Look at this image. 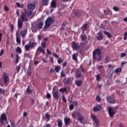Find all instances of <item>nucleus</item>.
<instances>
[{
    "instance_id": "2f4dec72",
    "label": "nucleus",
    "mask_w": 127,
    "mask_h": 127,
    "mask_svg": "<svg viewBox=\"0 0 127 127\" xmlns=\"http://www.w3.org/2000/svg\"><path fill=\"white\" fill-rule=\"evenodd\" d=\"M87 27H88V23H85L82 26L81 29L84 31V30L87 29Z\"/></svg>"
},
{
    "instance_id": "0eeeda50",
    "label": "nucleus",
    "mask_w": 127,
    "mask_h": 127,
    "mask_svg": "<svg viewBox=\"0 0 127 127\" xmlns=\"http://www.w3.org/2000/svg\"><path fill=\"white\" fill-rule=\"evenodd\" d=\"M3 121L4 122H6L7 121V118L6 117V114H5V113L2 114L0 118V123L1 125H4L5 124Z\"/></svg>"
},
{
    "instance_id": "4be33fe9",
    "label": "nucleus",
    "mask_w": 127,
    "mask_h": 127,
    "mask_svg": "<svg viewBox=\"0 0 127 127\" xmlns=\"http://www.w3.org/2000/svg\"><path fill=\"white\" fill-rule=\"evenodd\" d=\"M48 3H49V0H42V4L44 6L48 5Z\"/></svg>"
},
{
    "instance_id": "09e8293b",
    "label": "nucleus",
    "mask_w": 127,
    "mask_h": 127,
    "mask_svg": "<svg viewBox=\"0 0 127 127\" xmlns=\"http://www.w3.org/2000/svg\"><path fill=\"white\" fill-rule=\"evenodd\" d=\"M10 27L11 28V32H13V30L14 29V26L13 25V24L10 25Z\"/></svg>"
},
{
    "instance_id": "9d476101",
    "label": "nucleus",
    "mask_w": 127,
    "mask_h": 127,
    "mask_svg": "<svg viewBox=\"0 0 127 127\" xmlns=\"http://www.w3.org/2000/svg\"><path fill=\"white\" fill-rule=\"evenodd\" d=\"M107 103H108L109 104H116V101H115V100H114V99L112 98V96H107Z\"/></svg>"
},
{
    "instance_id": "bb28decb",
    "label": "nucleus",
    "mask_w": 127,
    "mask_h": 127,
    "mask_svg": "<svg viewBox=\"0 0 127 127\" xmlns=\"http://www.w3.org/2000/svg\"><path fill=\"white\" fill-rule=\"evenodd\" d=\"M72 56L73 60H74V61H78V60L77 59V56H78V53H76V54L74 53L73 54H72Z\"/></svg>"
},
{
    "instance_id": "4d7b16f0",
    "label": "nucleus",
    "mask_w": 127,
    "mask_h": 127,
    "mask_svg": "<svg viewBox=\"0 0 127 127\" xmlns=\"http://www.w3.org/2000/svg\"><path fill=\"white\" fill-rule=\"evenodd\" d=\"M62 100H63V101L64 102H65V103H67V100H66L65 99V96H64V95H63L62 96Z\"/></svg>"
},
{
    "instance_id": "603ef678",
    "label": "nucleus",
    "mask_w": 127,
    "mask_h": 127,
    "mask_svg": "<svg viewBox=\"0 0 127 127\" xmlns=\"http://www.w3.org/2000/svg\"><path fill=\"white\" fill-rule=\"evenodd\" d=\"M4 93H5V90H4V89H1L0 87V94H4Z\"/></svg>"
},
{
    "instance_id": "f8f14e48",
    "label": "nucleus",
    "mask_w": 127,
    "mask_h": 127,
    "mask_svg": "<svg viewBox=\"0 0 127 127\" xmlns=\"http://www.w3.org/2000/svg\"><path fill=\"white\" fill-rule=\"evenodd\" d=\"M50 8H56L57 7V1L56 0H52L50 3Z\"/></svg>"
},
{
    "instance_id": "e2e57ef3",
    "label": "nucleus",
    "mask_w": 127,
    "mask_h": 127,
    "mask_svg": "<svg viewBox=\"0 0 127 127\" xmlns=\"http://www.w3.org/2000/svg\"><path fill=\"white\" fill-rule=\"evenodd\" d=\"M51 98V95L49 93L47 94V99H50Z\"/></svg>"
},
{
    "instance_id": "58836bf2",
    "label": "nucleus",
    "mask_w": 127,
    "mask_h": 127,
    "mask_svg": "<svg viewBox=\"0 0 127 127\" xmlns=\"http://www.w3.org/2000/svg\"><path fill=\"white\" fill-rule=\"evenodd\" d=\"M26 92L28 93V94H31L32 93V90L30 89V86H28L27 89H26Z\"/></svg>"
},
{
    "instance_id": "c85d7f7f",
    "label": "nucleus",
    "mask_w": 127,
    "mask_h": 127,
    "mask_svg": "<svg viewBox=\"0 0 127 127\" xmlns=\"http://www.w3.org/2000/svg\"><path fill=\"white\" fill-rule=\"evenodd\" d=\"M16 52L17 53H18V54H21L22 51H21V49L20 48V47H17L16 48Z\"/></svg>"
},
{
    "instance_id": "ea45409f",
    "label": "nucleus",
    "mask_w": 127,
    "mask_h": 127,
    "mask_svg": "<svg viewBox=\"0 0 127 127\" xmlns=\"http://www.w3.org/2000/svg\"><path fill=\"white\" fill-rule=\"evenodd\" d=\"M121 72H122V68L121 67H118L115 70L116 73H121Z\"/></svg>"
},
{
    "instance_id": "72a5a7b5",
    "label": "nucleus",
    "mask_w": 127,
    "mask_h": 127,
    "mask_svg": "<svg viewBox=\"0 0 127 127\" xmlns=\"http://www.w3.org/2000/svg\"><path fill=\"white\" fill-rule=\"evenodd\" d=\"M59 91L61 93H65L67 92V88L66 87H64V88H61L59 89Z\"/></svg>"
},
{
    "instance_id": "6e6552de",
    "label": "nucleus",
    "mask_w": 127,
    "mask_h": 127,
    "mask_svg": "<svg viewBox=\"0 0 127 127\" xmlns=\"http://www.w3.org/2000/svg\"><path fill=\"white\" fill-rule=\"evenodd\" d=\"M71 44V47L73 50H79L80 49V45L78 43L73 41Z\"/></svg>"
},
{
    "instance_id": "7ed1b4c3",
    "label": "nucleus",
    "mask_w": 127,
    "mask_h": 127,
    "mask_svg": "<svg viewBox=\"0 0 127 127\" xmlns=\"http://www.w3.org/2000/svg\"><path fill=\"white\" fill-rule=\"evenodd\" d=\"M101 50L100 49H97L94 50L93 52V58L95 60H98L100 61L101 60Z\"/></svg>"
},
{
    "instance_id": "680f3d73",
    "label": "nucleus",
    "mask_w": 127,
    "mask_h": 127,
    "mask_svg": "<svg viewBox=\"0 0 127 127\" xmlns=\"http://www.w3.org/2000/svg\"><path fill=\"white\" fill-rule=\"evenodd\" d=\"M52 55L54 56V57H55L56 58H59V57H58V55H57V54L55 53H53Z\"/></svg>"
},
{
    "instance_id": "dca6fc26",
    "label": "nucleus",
    "mask_w": 127,
    "mask_h": 127,
    "mask_svg": "<svg viewBox=\"0 0 127 127\" xmlns=\"http://www.w3.org/2000/svg\"><path fill=\"white\" fill-rule=\"evenodd\" d=\"M91 118L92 119L93 121H94L96 125L98 126V125H99V120H98L96 116H95L93 114H92L91 116Z\"/></svg>"
},
{
    "instance_id": "423d86ee",
    "label": "nucleus",
    "mask_w": 127,
    "mask_h": 127,
    "mask_svg": "<svg viewBox=\"0 0 127 127\" xmlns=\"http://www.w3.org/2000/svg\"><path fill=\"white\" fill-rule=\"evenodd\" d=\"M3 78L4 84L6 85H8L9 84V77L7 75L6 72L3 73Z\"/></svg>"
},
{
    "instance_id": "1a4fd4ad",
    "label": "nucleus",
    "mask_w": 127,
    "mask_h": 127,
    "mask_svg": "<svg viewBox=\"0 0 127 127\" xmlns=\"http://www.w3.org/2000/svg\"><path fill=\"white\" fill-rule=\"evenodd\" d=\"M108 113L110 117L111 118H113L115 114H116L117 112L115 111V110H114V109L112 108L109 107L108 108Z\"/></svg>"
},
{
    "instance_id": "f704fd0d",
    "label": "nucleus",
    "mask_w": 127,
    "mask_h": 127,
    "mask_svg": "<svg viewBox=\"0 0 127 127\" xmlns=\"http://www.w3.org/2000/svg\"><path fill=\"white\" fill-rule=\"evenodd\" d=\"M45 117L47 119V120H46L47 122H49V121H50V115H49V114L46 113Z\"/></svg>"
},
{
    "instance_id": "f257e3e1",
    "label": "nucleus",
    "mask_w": 127,
    "mask_h": 127,
    "mask_svg": "<svg viewBox=\"0 0 127 127\" xmlns=\"http://www.w3.org/2000/svg\"><path fill=\"white\" fill-rule=\"evenodd\" d=\"M71 116L74 120H77L78 122H80L81 124L83 125L84 123H83V121L85 120V118L83 116L81 115V113L79 112H73L71 114Z\"/></svg>"
},
{
    "instance_id": "cd10ccee",
    "label": "nucleus",
    "mask_w": 127,
    "mask_h": 127,
    "mask_svg": "<svg viewBox=\"0 0 127 127\" xmlns=\"http://www.w3.org/2000/svg\"><path fill=\"white\" fill-rule=\"evenodd\" d=\"M64 84H69L70 83V79L69 78H64L63 80Z\"/></svg>"
},
{
    "instance_id": "a18cd8bd",
    "label": "nucleus",
    "mask_w": 127,
    "mask_h": 127,
    "mask_svg": "<svg viewBox=\"0 0 127 127\" xmlns=\"http://www.w3.org/2000/svg\"><path fill=\"white\" fill-rule=\"evenodd\" d=\"M96 80L98 82H100V81H101V76L100 75L98 74L96 75Z\"/></svg>"
},
{
    "instance_id": "6ab92c4d",
    "label": "nucleus",
    "mask_w": 127,
    "mask_h": 127,
    "mask_svg": "<svg viewBox=\"0 0 127 127\" xmlns=\"http://www.w3.org/2000/svg\"><path fill=\"white\" fill-rule=\"evenodd\" d=\"M53 97L56 99V100H58L59 99V96H58V91H53Z\"/></svg>"
},
{
    "instance_id": "bf43d9fd",
    "label": "nucleus",
    "mask_w": 127,
    "mask_h": 127,
    "mask_svg": "<svg viewBox=\"0 0 127 127\" xmlns=\"http://www.w3.org/2000/svg\"><path fill=\"white\" fill-rule=\"evenodd\" d=\"M46 51L47 52L48 55H51V52H50V51H49L48 49H47Z\"/></svg>"
},
{
    "instance_id": "a211bd4d",
    "label": "nucleus",
    "mask_w": 127,
    "mask_h": 127,
    "mask_svg": "<svg viewBox=\"0 0 127 127\" xmlns=\"http://www.w3.org/2000/svg\"><path fill=\"white\" fill-rule=\"evenodd\" d=\"M64 122L65 126H68V124H70L71 123V120L70 118L66 117L64 119Z\"/></svg>"
},
{
    "instance_id": "a878e982",
    "label": "nucleus",
    "mask_w": 127,
    "mask_h": 127,
    "mask_svg": "<svg viewBox=\"0 0 127 127\" xmlns=\"http://www.w3.org/2000/svg\"><path fill=\"white\" fill-rule=\"evenodd\" d=\"M103 33H104V34H105V35H107V36H108V38H112V34H111V33H110V32H107L106 31H104Z\"/></svg>"
},
{
    "instance_id": "c9c22d12",
    "label": "nucleus",
    "mask_w": 127,
    "mask_h": 127,
    "mask_svg": "<svg viewBox=\"0 0 127 127\" xmlns=\"http://www.w3.org/2000/svg\"><path fill=\"white\" fill-rule=\"evenodd\" d=\"M60 69H61V68L59 66H55V71L57 73H58V72H59V71H60Z\"/></svg>"
},
{
    "instance_id": "c756f323",
    "label": "nucleus",
    "mask_w": 127,
    "mask_h": 127,
    "mask_svg": "<svg viewBox=\"0 0 127 127\" xmlns=\"http://www.w3.org/2000/svg\"><path fill=\"white\" fill-rule=\"evenodd\" d=\"M16 41L17 43H20V42H21V40H20V38H19V34H16Z\"/></svg>"
},
{
    "instance_id": "20e7f679",
    "label": "nucleus",
    "mask_w": 127,
    "mask_h": 127,
    "mask_svg": "<svg viewBox=\"0 0 127 127\" xmlns=\"http://www.w3.org/2000/svg\"><path fill=\"white\" fill-rule=\"evenodd\" d=\"M37 46V43L35 42H29L28 44L24 46V48L26 51H29L30 49H34V47Z\"/></svg>"
},
{
    "instance_id": "412c9836",
    "label": "nucleus",
    "mask_w": 127,
    "mask_h": 127,
    "mask_svg": "<svg viewBox=\"0 0 127 127\" xmlns=\"http://www.w3.org/2000/svg\"><path fill=\"white\" fill-rule=\"evenodd\" d=\"M75 77L76 78H81L82 77V74L80 72V70H77L75 71Z\"/></svg>"
},
{
    "instance_id": "79ce46f5",
    "label": "nucleus",
    "mask_w": 127,
    "mask_h": 127,
    "mask_svg": "<svg viewBox=\"0 0 127 127\" xmlns=\"http://www.w3.org/2000/svg\"><path fill=\"white\" fill-rule=\"evenodd\" d=\"M127 56V54L126 53H122L120 54L121 58H124V57H126Z\"/></svg>"
},
{
    "instance_id": "8fccbe9b",
    "label": "nucleus",
    "mask_w": 127,
    "mask_h": 127,
    "mask_svg": "<svg viewBox=\"0 0 127 127\" xmlns=\"http://www.w3.org/2000/svg\"><path fill=\"white\" fill-rule=\"evenodd\" d=\"M41 46L43 48H45V47H46V42H42Z\"/></svg>"
},
{
    "instance_id": "c03bdc74",
    "label": "nucleus",
    "mask_w": 127,
    "mask_h": 127,
    "mask_svg": "<svg viewBox=\"0 0 127 127\" xmlns=\"http://www.w3.org/2000/svg\"><path fill=\"white\" fill-rule=\"evenodd\" d=\"M96 100L97 102L100 103V102H101V97H100L99 95H97L96 97Z\"/></svg>"
},
{
    "instance_id": "aec40b11",
    "label": "nucleus",
    "mask_w": 127,
    "mask_h": 127,
    "mask_svg": "<svg viewBox=\"0 0 127 127\" xmlns=\"http://www.w3.org/2000/svg\"><path fill=\"white\" fill-rule=\"evenodd\" d=\"M20 34L22 37H25V36L27 34V29H25L24 30L21 31Z\"/></svg>"
},
{
    "instance_id": "5fc2aeb1",
    "label": "nucleus",
    "mask_w": 127,
    "mask_h": 127,
    "mask_svg": "<svg viewBox=\"0 0 127 127\" xmlns=\"http://www.w3.org/2000/svg\"><path fill=\"white\" fill-rule=\"evenodd\" d=\"M124 40H127V32H125L124 33Z\"/></svg>"
},
{
    "instance_id": "338daca9",
    "label": "nucleus",
    "mask_w": 127,
    "mask_h": 127,
    "mask_svg": "<svg viewBox=\"0 0 127 127\" xmlns=\"http://www.w3.org/2000/svg\"><path fill=\"white\" fill-rule=\"evenodd\" d=\"M10 123H11V127H14V126H15L14 122H10Z\"/></svg>"
},
{
    "instance_id": "393cba45",
    "label": "nucleus",
    "mask_w": 127,
    "mask_h": 127,
    "mask_svg": "<svg viewBox=\"0 0 127 127\" xmlns=\"http://www.w3.org/2000/svg\"><path fill=\"white\" fill-rule=\"evenodd\" d=\"M75 85L77 86L78 87H80L81 85H82V83H83V81L81 80H76L75 81Z\"/></svg>"
},
{
    "instance_id": "6e6d98bb",
    "label": "nucleus",
    "mask_w": 127,
    "mask_h": 127,
    "mask_svg": "<svg viewBox=\"0 0 127 127\" xmlns=\"http://www.w3.org/2000/svg\"><path fill=\"white\" fill-rule=\"evenodd\" d=\"M63 61L62 60V58H59L58 60V63L59 64H61V63H62V62Z\"/></svg>"
},
{
    "instance_id": "2eb2a0df",
    "label": "nucleus",
    "mask_w": 127,
    "mask_h": 127,
    "mask_svg": "<svg viewBox=\"0 0 127 127\" xmlns=\"http://www.w3.org/2000/svg\"><path fill=\"white\" fill-rule=\"evenodd\" d=\"M102 109V105H97L96 107H94L93 108V111L97 112H99L100 110Z\"/></svg>"
},
{
    "instance_id": "774afa93",
    "label": "nucleus",
    "mask_w": 127,
    "mask_h": 127,
    "mask_svg": "<svg viewBox=\"0 0 127 127\" xmlns=\"http://www.w3.org/2000/svg\"><path fill=\"white\" fill-rule=\"evenodd\" d=\"M44 127H51V125L49 124H47L45 126H44Z\"/></svg>"
},
{
    "instance_id": "9b49d317",
    "label": "nucleus",
    "mask_w": 127,
    "mask_h": 127,
    "mask_svg": "<svg viewBox=\"0 0 127 127\" xmlns=\"http://www.w3.org/2000/svg\"><path fill=\"white\" fill-rule=\"evenodd\" d=\"M96 39L99 41H101V40H103V39H104V36H103V33H102V32H99L97 33Z\"/></svg>"
},
{
    "instance_id": "7c9ffc66",
    "label": "nucleus",
    "mask_w": 127,
    "mask_h": 127,
    "mask_svg": "<svg viewBox=\"0 0 127 127\" xmlns=\"http://www.w3.org/2000/svg\"><path fill=\"white\" fill-rule=\"evenodd\" d=\"M18 62H19V56L18 55V54H16L15 63H16V64H17Z\"/></svg>"
},
{
    "instance_id": "ddd939ff",
    "label": "nucleus",
    "mask_w": 127,
    "mask_h": 127,
    "mask_svg": "<svg viewBox=\"0 0 127 127\" xmlns=\"http://www.w3.org/2000/svg\"><path fill=\"white\" fill-rule=\"evenodd\" d=\"M35 7H36V6L34 4L30 3V4H28L27 5V8L28 10H30L31 11V10H33L35 9Z\"/></svg>"
},
{
    "instance_id": "052dcab7",
    "label": "nucleus",
    "mask_w": 127,
    "mask_h": 127,
    "mask_svg": "<svg viewBox=\"0 0 127 127\" xmlns=\"http://www.w3.org/2000/svg\"><path fill=\"white\" fill-rule=\"evenodd\" d=\"M67 66V62L65 61L63 64V67H66Z\"/></svg>"
},
{
    "instance_id": "5701e85b",
    "label": "nucleus",
    "mask_w": 127,
    "mask_h": 127,
    "mask_svg": "<svg viewBox=\"0 0 127 127\" xmlns=\"http://www.w3.org/2000/svg\"><path fill=\"white\" fill-rule=\"evenodd\" d=\"M37 51L40 52V53H42L43 54V55H45V50H44V49H42V48H41V47H39V48H38L37 49Z\"/></svg>"
},
{
    "instance_id": "de8ad7c7",
    "label": "nucleus",
    "mask_w": 127,
    "mask_h": 127,
    "mask_svg": "<svg viewBox=\"0 0 127 127\" xmlns=\"http://www.w3.org/2000/svg\"><path fill=\"white\" fill-rule=\"evenodd\" d=\"M69 109L70 111H72V110H74V105L73 104H70L69 106Z\"/></svg>"
},
{
    "instance_id": "4c0bfd02",
    "label": "nucleus",
    "mask_w": 127,
    "mask_h": 127,
    "mask_svg": "<svg viewBox=\"0 0 127 127\" xmlns=\"http://www.w3.org/2000/svg\"><path fill=\"white\" fill-rule=\"evenodd\" d=\"M57 122H58V126L59 127H62V126H63V125H62V120H58L57 121Z\"/></svg>"
},
{
    "instance_id": "37998d69",
    "label": "nucleus",
    "mask_w": 127,
    "mask_h": 127,
    "mask_svg": "<svg viewBox=\"0 0 127 127\" xmlns=\"http://www.w3.org/2000/svg\"><path fill=\"white\" fill-rule=\"evenodd\" d=\"M24 57L26 58H30V54L24 53Z\"/></svg>"
},
{
    "instance_id": "864d4df0",
    "label": "nucleus",
    "mask_w": 127,
    "mask_h": 127,
    "mask_svg": "<svg viewBox=\"0 0 127 127\" xmlns=\"http://www.w3.org/2000/svg\"><path fill=\"white\" fill-rule=\"evenodd\" d=\"M16 69L17 70V73H19V71H20V66L18 65L16 66Z\"/></svg>"
},
{
    "instance_id": "a19ab883",
    "label": "nucleus",
    "mask_w": 127,
    "mask_h": 127,
    "mask_svg": "<svg viewBox=\"0 0 127 127\" xmlns=\"http://www.w3.org/2000/svg\"><path fill=\"white\" fill-rule=\"evenodd\" d=\"M3 8H4V11H5V12H7V11H9V8L6 5H4L3 6Z\"/></svg>"
},
{
    "instance_id": "3c124183",
    "label": "nucleus",
    "mask_w": 127,
    "mask_h": 127,
    "mask_svg": "<svg viewBox=\"0 0 127 127\" xmlns=\"http://www.w3.org/2000/svg\"><path fill=\"white\" fill-rule=\"evenodd\" d=\"M43 37V36L41 34L38 35V39H39V41L42 39V38Z\"/></svg>"
},
{
    "instance_id": "13d9d810",
    "label": "nucleus",
    "mask_w": 127,
    "mask_h": 127,
    "mask_svg": "<svg viewBox=\"0 0 127 127\" xmlns=\"http://www.w3.org/2000/svg\"><path fill=\"white\" fill-rule=\"evenodd\" d=\"M61 77H65V73L63 71H61Z\"/></svg>"
},
{
    "instance_id": "4468645a",
    "label": "nucleus",
    "mask_w": 127,
    "mask_h": 127,
    "mask_svg": "<svg viewBox=\"0 0 127 127\" xmlns=\"http://www.w3.org/2000/svg\"><path fill=\"white\" fill-rule=\"evenodd\" d=\"M22 26H23V23H22V21L21 20V19H20V18H19L18 19V28L19 29H20V28H22Z\"/></svg>"
},
{
    "instance_id": "0e129e2a",
    "label": "nucleus",
    "mask_w": 127,
    "mask_h": 127,
    "mask_svg": "<svg viewBox=\"0 0 127 127\" xmlns=\"http://www.w3.org/2000/svg\"><path fill=\"white\" fill-rule=\"evenodd\" d=\"M72 104H74V106H78V102L77 101H73Z\"/></svg>"
},
{
    "instance_id": "39448f33",
    "label": "nucleus",
    "mask_w": 127,
    "mask_h": 127,
    "mask_svg": "<svg viewBox=\"0 0 127 127\" xmlns=\"http://www.w3.org/2000/svg\"><path fill=\"white\" fill-rule=\"evenodd\" d=\"M54 22V19L53 18L48 17L45 21V26L44 27V29H47L50 27L51 24Z\"/></svg>"
},
{
    "instance_id": "e433bc0d",
    "label": "nucleus",
    "mask_w": 127,
    "mask_h": 127,
    "mask_svg": "<svg viewBox=\"0 0 127 127\" xmlns=\"http://www.w3.org/2000/svg\"><path fill=\"white\" fill-rule=\"evenodd\" d=\"M16 5H17L18 7H20V8H23L24 7V6H23V4H20L19 2H16Z\"/></svg>"
},
{
    "instance_id": "49530a36",
    "label": "nucleus",
    "mask_w": 127,
    "mask_h": 127,
    "mask_svg": "<svg viewBox=\"0 0 127 127\" xmlns=\"http://www.w3.org/2000/svg\"><path fill=\"white\" fill-rule=\"evenodd\" d=\"M109 57L106 56L105 59V64H107V63H109Z\"/></svg>"
},
{
    "instance_id": "f03ea898",
    "label": "nucleus",
    "mask_w": 127,
    "mask_h": 127,
    "mask_svg": "<svg viewBox=\"0 0 127 127\" xmlns=\"http://www.w3.org/2000/svg\"><path fill=\"white\" fill-rule=\"evenodd\" d=\"M32 14V11L28 10L26 9H24V12L22 13L21 16V20L22 22H24V21H28V18H27L28 16H30Z\"/></svg>"
},
{
    "instance_id": "f3484780",
    "label": "nucleus",
    "mask_w": 127,
    "mask_h": 127,
    "mask_svg": "<svg viewBox=\"0 0 127 127\" xmlns=\"http://www.w3.org/2000/svg\"><path fill=\"white\" fill-rule=\"evenodd\" d=\"M97 70L100 72V73H103L105 72V68H104V66L99 65L97 67Z\"/></svg>"
},
{
    "instance_id": "473e14b6",
    "label": "nucleus",
    "mask_w": 127,
    "mask_h": 127,
    "mask_svg": "<svg viewBox=\"0 0 127 127\" xmlns=\"http://www.w3.org/2000/svg\"><path fill=\"white\" fill-rule=\"evenodd\" d=\"M43 26V22H40L38 25V28L39 29H42Z\"/></svg>"
},
{
    "instance_id": "69168bd1",
    "label": "nucleus",
    "mask_w": 127,
    "mask_h": 127,
    "mask_svg": "<svg viewBox=\"0 0 127 127\" xmlns=\"http://www.w3.org/2000/svg\"><path fill=\"white\" fill-rule=\"evenodd\" d=\"M113 9L115 11H118L119 10V7H113Z\"/></svg>"
},
{
    "instance_id": "b1692460",
    "label": "nucleus",
    "mask_w": 127,
    "mask_h": 127,
    "mask_svg": "<svg viewBox=\"0 0 127 127\" xmlns=\"http://www.w3.org/2000/svg\"><path fill=\"white\" fill-rule=\"evenodd\" d=\"M80 37L82 40V41H87V36L85 34H81L80 36Z\"/></svg>"
}]
</instances>
